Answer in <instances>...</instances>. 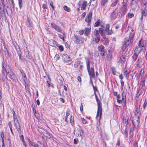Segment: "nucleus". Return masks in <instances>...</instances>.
Segmentation results:
<instances>
[{"label": "nucleus", "mask_w": 147, "mask_h": 147, "mask_svg": "<svg viewBox=\"0 0 147 147\" xmlns=\"http://www.w3.org/2000/svg\"><path fill=\"white\" fill-rule=\"evenodd\" d=\"M131 32H129V40L127 39L125 41L123 47V48L124 49H125L128 46L129 44L132 43L133 41V39L134 37V32L132 29H131Z\"/></svg>", "instance_id": "nucleus-1"}, {"label": "nucleus", "mask_w": 147, "mask_h": 147, "mask_svg": "<svg viewBox=\"0 0 147 147\" xmlns=\"http://www.w3.org/2000/svg\"><path fill=\"white\" fill-rule=\"evenodd\" d=\"M86 62L87 69L90 77L92 78H94L95 75L94 69L92 67L90 69V63L89 61V59L88 58L86 59Z\"/></svg>", "instance_id": "nucleus-2"}, {"label": "nucleus", "mask_w": 147, "mask_h": 147, "mask_svg": "<svg viewBox=\"0 0 147 147\" xmlns=\"http://www.w3.org/2000/svg\"><path fill=\"white\" fill-rule=\"evenodd\" d=\"M122 98L119 94H118L117 96V102L119 104L122 103V102L125 103L126 101V96L125 93L123 91L122 92Z\"/></svg>", "instance_id": "nucleus-3"}, {"label": "nucleus", "mask_w": 147, "mask_h": 147, "mask_svg": "<svg viewBox=\"0 0 147 147\" xmlns=\"http://www.w3.org/2000/svg\"><path fill=\"white\" fill-rule=\"evenodd\" d=\"M6 71L7 75L11 79L13 80H15L16 77L15 74L11 70L9 66L6 68Z\"/></svg>", "instance_id": "nucleus-4"}, {"label": "nucleus", "mask_w": 147, "mask_h": 147, "mask_svg": "<svg viewBox=\"0 0 147 147\" xmlns=\"http://www.w3.org/2000/svg\"><path fill=\"white\" fill-rule=\"evenodd\" d=\"M144 48V45L142 43L141 40H140L139 42V44L137 47L135 48L134 53H135V51L136 50L139 52V54L140 53L141 51L143 50Z\"/></svg>", "instance_id": "nucleus-5"}, {"label": "nucleus", "mask_w": 147, "mask_h": 147, "mask_svg": "<svg viewBox=\"0 0 147 147\" xmlns=\"http://www.w3.org/2000/svg\"><path fill=\"white\" fill-rule=\"evenodd\" d=\"M51 27L54 28L56 31L59 32H61L62 31V29L61 27L58 26L56 24L53 23H51Z\"/></svg>", "instance_id": "nucleus-6"}, {"label": "nucleus", "mask_w": 147, "mask_h": 147, "mask_svg": "<svg viewBox=\"0 0 147 147\" xmlns=\"http://www.w3.org/2000/svg\"><path fill=\"white\" fill-rule=\"evenodd\" d=\"M74 134L76 136L80 137L83 135V132L82 129L79 127L75 130Z\"/></svg>", "instance_id": "nucleus-7"}, {"label": "nucleus", "mask_w": 147, "mask_h": 147, "mask_svg": "<svg viewBox=\"0 0 147 147\" xmlns=\"http://www.w3.org/2000/svg\"><path fill=\"white\" fill-rule=\"evenodd\" d=\"M104 29L103 28H100L99 29V31L98 30H95L94 32V35L96 37H99V32L101 36L103 35V32Z\"/></svg>", "instance_id": "nucleus-8"}, {"label": "nucleus", "mask_w": 147, "mask_h": 147, "mask_svg": "<svg viewBox=\"0 0 147 147\" xmlns=\"http://www.w3.org/2000/svg\"><path fill=\"white\" fill-rule=\"evenodd\" d=\"M144 5L145 6L142 9L141 13L142 16H146L147 13V3H144Z\"/></svg>", "instance_id": "nucleus-9"}, {"label": "nucleus", "mask_w": 147, "mask_h": 147, "mask_svg": "<svg viewBox=\"0 0 147 147\" xmlns=\"http://www.w3.org/2000/svg\"><path fill=\"white\" fill-rule=\"evenodd\" d=\"M74 40L75 42L78 44H82L83 43V41L78 36L74 35Z\"/></svg>", "instance_id": "nucleus-10"}, {"label": "nucleus", "mask_w": 147, "mask_h": 147, "mask_svg": "<svg viewBox=\"0 0 147 147\" xmlns=\"http://www.w3.org/2000/svg\"><path fill=\"white\" fill-rule=\"evenodd\" d=\"M62 59L64 62L66 63L68 62L71 60L70 57L66 54H63L62 55Z\"/></svg>", "instance_id": "nucleus-11"}, {"label": "nucleus", "mask_w": 147, "mask_h": 147, "mask_svg": "<svg viewBox=\"0 0 147 147\" xmlns=\"http://www.w3.org/2000/svg\"><path fill=\"white\" fill-rule=\"evenodd\" d=\"M144 63L142 58H139L136 62V65L138 67H140L144 64Z\"/></svg>", "instance_id": "nucleus-12"}, {"label": "nucleus", "mask_w": 147, "mask_h": 147, "mask_svg": "<svg viewBox=\"0 0 147 147\" xmlns=\"http://www.w3.org/2000/svg\"><path fill=\"white\" fill-rule=\"evenodd\" d=\"M14 123L18 131H19L20 130V124L18 121V119L13 120Z\"/></svg>", "instance_id": "nucleus-13"}, {"label": "nucleus", "mask_w": 147, "mask_h": 147, "mask_svg": "<svg viewBox=\"0 0 147 147\" xmlns=\"http://www.w3.org/2000/svg\"><path fill=\"white\" fill-rule=\"evenodd\" d=\"M105 31L108 35L111 34L113 33V31L112 29H110L109 25L108 24H106V26Z\"/></svg>", "instance_id": "nucleus-14"}, {"label": "nucleus", "mask_w": 147, "mask_h": 147, "mask_svg": "<svg viewBox=\"0 0 147 147\" xmlns=\"http://www.w3.org/2000/svg\"><path fill=\"white\" fill-rule=\"evenodd\" d=\"M139 117L134 118L133 121V124L135 126H138L139 124Z\"/></svg>", "instance_id": "nucleus-15"}, {"label": "nucleus", "mask_w": 147, "mask_h": 147, "mask_svg": "<svg viewBox=\"0 0 147 147\" xmlns=\"http://www.w3.org/2000/svg\"><path fill=\"white\" fill-rule=\"evenodd\" d=\"M92 13L91 12H89L86 16L85 19V21L86 22L89 23L91 21L92 18Z\"/></svg>", "instance_id": "nucleus-16"}, {"label": "nucleus", "mask_w": 147, "mask_h": 147, "mask_svg": "<svg viewBox=\"0 0 147 147\" xmlns=\"http://www.w3.org/2000/svg\"><path fill=\"white\" fill-rule=\"evenodd\" d=\"M128 119L129 117L127 115H125L124 116L123 123L125 126H126L128 124Z\"/></svg>", "instance_id": "nucleus-17"}, {"label": "nucleus", "mask_w": 147, "mask_h": 147, "mask_svg": "<svg viewBox=\"0 0 147 147\" xmlns=\"http://www.w3.org/2000/svg\"><path fill=\"white\" fill-rule=\"evenodd\" d=\"M102 115V108L100 107H98L97 112L96 116V118H97L99 115V119H100L101 118Z\"/></svg>", "instance_id": "nucleus-18"}, {"label": "nucleus", "mask_w": 147, "mask_h": 147, "mask_svg": "<svg viewBox=\"0 0 147 147\" xmlns=\"http://www.w3.org/2000/svg\"><path fill=\"white\" fill-rule=\"evenodd\" d=\"M119 58V63H123L125 60V57L122 54L121 55H120Z\"/></svg>", "instance_id": "nucleus-19"}, {"label": "nucleus", "mask_w": 147, "mask_h": 147, "mask_svg": "<svg viewBox=\"0 0 147 147\" xmlns=\"http://www.w3.org/2000/svg\"><path fill=\"white\" fill-rule=\"evenodd\" d=\"M49 44L50 45L53 47L57 46L56 42L53 40H50Z\"/></svg>", "instance_id": "nucleus-20"}, {"label": "nucleus", "mask_w": 147, "mask_h": 147, "mask_svg": "<svg viewBox=\"0 0 147 147\" xmlns=\"http://www.w3.org/2000/svg\"><path fill=\"white\" fill-rule=\"evenodd\" d=\"M87 5V3L86 1H83L81 7V9L82 10H84L86 9V7Z\"/></svg>", "instance_id": "nucleus-21"}, {"label": "nucleus", "mask_w": 147, "mask_h": 147, "mask_svg": "<svg viewBox=\"0 0 147 147\" xmlns=\"http://www.w3.org/2000/svg\"><path fill=\"white\" fill-rule=\"evenodd\" d=\"M135 53H134V54L132 56V58L133 60L135 61L137 58V56L139 54V52L138 51H137L136 50L135 51Z\"/></svg>", "instance_id": "nucleus-22"}, {"label": "nucleus", "mask_w": 147, "mask_h": 147, "mask_svg": "<svg viewBox=\"0 0 147 147\" xmlns=\"http://www.w3.org/2000/svg\"><path fill=\"white\" fill-rule=\"evenodd\" d=\"M90 32V29L88 28H86L84 30V35L87 36L88 35V33Z\"/></svg>", "instance_id": "nucleus-23"}, {"label": "nucleus", "mask_w": 147, "mask_h": 147, "mask_svg": "<svg viewBox=\"0 0 147 147\" xmlns=\"http://www.w3.org/2000/svg\"><path fill=\"white\" fill-rule=\"evenodd\" d=\"M96 100L98 104V107H99L100 108V107H101V104L100 101L99 100L98 97H97L96 95H95Z\"/></svg>", "instance_id": "nucleus-24"}, {"label": "nucleus", "mask_w": 147, "mask_h": 147, "mask_svg": "<svg viewBox=\"0 0 147 147\" xmlns=\"http://www.w3.org/2000/svg\"><path fill=\"white\" fill-rule=\"evenodd\" d=\"M116 16V14L114 11L111 14L110 18L111 19L115 18Z\"/></svg>", "instance_id": "nucleus-25"}, {"label": "nucleus", "mask_w": 147, "mask_h": 147, "mask_svg": "<svg viewBox=\"0 0 147 147\" xmlns=\"http://www.w3.org/2000/svg\"><path fill=\"white\" fill-rule=\"evenodd\" d=\"M104 47L102 45L99 46L98 47V51L100 52L104 50Z\"/></svg>", "instance_id": "nucleus-26"}, {"label": "nucleus", "mask_w": 147, "mask_h": 147, "mask_svg": "<svg viewBox=\"0 0 147 147\" xmlns=\"http://www.w3.org/2000/svg\"><path fill=\"white\" fill-rule=\"evenodd\" d=\"M99 37H96L95 38L93 39V41H95L96 43H98L99 41Z\"/></svg>", "instance_id": "nucleus-27"}, {"label": "nucleus", "mask_w": 147, "mask_h": 147, "mask_svg": "<svg viewBox=\"0 0 147 147\" xmlns=\"http://www.w3.org/2000/svg\"><path fill=\"white\" fill-rule=\"evenodd\" d=\"M64 9L66 11L69 12L70 11V9L69 7H68L67 6L65 5L63 6Z\"/></svg>", "instance_id": "nucleus-28"}, {"label": "nucleus", "mask_w": 147, "mask_h": 147, "mask_svg": "<svg viewBox=\"0 0 147 147\" xmlns=\"http://www.w3.org/2000/svg\"><path fill=\"white\" fill-rule=\"evenodd\" d=\"M108 1V0H102L101 2V5L103 6L105 4L107 3Z\"/></svg>", "instance_id": "nucleus-29"}, {"label": "nucleus", "mask_w": 147, "mask_h": 147, "mask_svg": "<svg viewBox=\"0 0 147 147\" xmlns=\"http://www.w3.org/2000/svg\"><path fill=\"white\" fill-rule=\"evenodd\" d=\"M122 10L123 12L126 11L127 10V7L125 4H123L122 7Z\"/></svg>", "instance_id": "nucleus-30"}, {"label": "nucleus", "mask_w": 147, "mask_h": 147, "mask_svg": "<svg viewBox=\"0 0 147 147\" xmlns=\"http://www.w3.org/2000/svg\"><path fill=\"white\" fill-rule=\"evenodd\" d=\"M27 140H28V142H29L30 144H31V145L32 146L34 147H36V145H35V144H34V143L33 142H32L31 141H30V140L28 138H27Z\"/></svg>", "instance_id": "nucleus-31"}, {"label": "nucleus", "mask_w": 147, "mask_h": 147, "mask_svg": "<svg viewBox=\"0 0 147 147\" xmlns=\"http://www.w3.org/2000/svg\"><path fill=\"white\" fill-rule=\"evenodd\" d=\"M74 118L73 117L71 116L70 119V122L71 124L73 125L74 124Z\"/></svg>", "instance_id": "nucleus-32"}, {"label": "nucleus", "mask_w": 147, "mask_h": 147, "mask_svg": "<svg viewBox=\"0 0 147 147\" xmlns=\"http://www.w3.org/2000/svg\"><path fill=\"white\" fill-rule=\"evenodd\" d=\"M107 57L109 60H110L112 58V56L110 53L108 54L107 56Z\"/></svg>", "instance_id": "nucleus-33"}, {"label": "nucleus", "mask_w": 147, "mask_h": 147, "mask_svg": "<svg viewBox=\"0 0 147 147\" xmlns=\"http://www.w3.org/2000/svg\"><path fill=\"white\" fill-rule=\"evenodd\" d=\"M105 51L104 50L103 51H102L100 52V54L102 57H103V58H104L105 57Z\"/></svg>", "instance_id": "nucleus-34"}, {"label": "nucleus", "mask_w": 147, "mask_h": 147, "mask_svg": "<svg viewBox=\"0 0 147 147\" xmlns=\"http://www.w3.org/2000/svg\"><path fill=\"white\" fill-rule=\"evenodd\" d=\"M18 47V49H19V50L18 51H17L18 53V55L19 57V58L20 59L21 58V51H20V48H19V47Z\"/></svg>", "instance_id": "nucleus-35"}, {"label": "nucleus", "mask_w": 147, "mask_h": 147, "mask_svg": "<svg viewBox=\"0 0 147 147\" xmlns=\"http://www.w3.org/2000/svg\"><path fill=\"white\" fill-rule=\"evenodd\" d=\"M80 64V63L78 61H76L74 64V67L76 68L77 67L79 66Z\"/></svg>", "instance_id": "nucleus-36"}, {"label": "nucleus", "mask_w": 147, "mask_h": 147, "mask_svg": "<svg viewBox=\"0 0 147 147\" xmlns=\"http://www.w3.org/2000/svg\"><path fill=\"white\" fill-rule=\"evenodd\" d=\"M111 71L113 73V74L114 75H115L116 73V71H115V68L114 67H111Z\"/></svg>", "instance_id": "nucleus-37"}, {"label": "nucleus", "mask_w": 147, "mask_h": 147, "mask_svg": "<svg viewBox=\"0 0 147 147\" xmlns=\"http://www.w3.org/2000/svg\"><path fill=\"white\" fill-rule=\"evenodd\" d=\"M18 1L19 7L20 9H21L22 5V0H18Z\"/></svg>", "instance_id": "nucleus-38"}, {"label": "nucleus", "mask_w": 147, "mask_h": 147, "mask_svg": "<svg viewBox=\"0 0 147 147\" xmlns=\"http://www.w3.org/2000/svg\"><path fill=\"white\" fill-rule=\"evenodd\" d=\"M20 72L21 73L22 75V76L24 77H26V75L25 73H24V71L22 69H20Z\"/></svg>", "instance_id": "nucleus-39"}, {"label": "nucleus", "mask_w": 147, "mask_h": 147, "mask_svg": "<svg viewBox=\"0 0 147 147\" xmlns=\"http://www.w3.org/2000/svg\"><path fill=\"white\" fill-rule=\"evenodd\" d=\"M100 22L99 21H96L94 24V26L96 27L100 25Z\"/></svg>", "instance_id": "nucleus-40"}, {"label": "nucleus", "mask_w": 147, "mask_h": 147, "mask_svg": "<svg viewBox=\"0 0 147 147\" xmlns=\"http://www.w3.org/2000/svg\"><path fill=\"white\" fill-rule=\"evenodd\" d=\"M121 89L122 90L124 85V83L123 81V80H121Z\"/></svg>", "instance_id": "nucleus-41"}, {"label": "nucleus", "mask_w": 147, "mask_h": 147, "mask_svg": "<svg viewBox=\"0 0 147 147\" xmlns=\"http://www.w3.org/2000/svg\"><path fill=\"white\" fill-rule=\"evenodd\" d=\"M140 89H138L136 95V97H139L141 94V92H140Z\"/></svg>", "instance_id": "nucleus-42"}, {"label": "nucleus", "mask_w": 147, "mask_h": 147, "mask_svg": "<svg viewBox=\"0 0 147 147\" xmlns=\"http://www.w3.org/2000/svg\"><path fill=\"white\" fill-rule=\"evenodd\" d=\"M124 134L125 135V136L126 137H127L128 135V133L127 132V129H125V130Z\"/></svg>", "instance_id": "nucleus-43"}, {"label": "nucleus", "mask_w": 147, "mask_h": 147, "mask_svg": "<svg viewBox=\"0 0 147 147\" xmlns=\"http://www.w3.org/2000/svg\"><path fill=\"white\" fill-rule=\"evenodd\" d=\"M50 5L52 8V9L54 10V7L53 6V2L52 1H51L50 2Z\"/></svg>", "instance_id": "nucleus-44"}, {"label": "nucleus", "mask_w": 147, "mask_h": 147, "mask_svg": "<svg viewBox=\"0 0 147 147\" xmlns=\"http://www.w3.org/2000/svg\"><path fill=\"white\" fill-rule=\"evenodd\" d=\"M27 20L29 26L31 27L32 26V23L30 21V19L28 17H27Z\"/></svg>", "instance_id": "nucleus-45"}, {"label": "nucleus", "mask_w": 147, "mask_h": 147, "mask_svg": "<svg viewBox=\"0 0 147 147\" xmlns=\"http://www.w3.org/2000/svg\"><path fill=\"white\" fill-rule=\"evenodd\" d=\"M117 3V0H115L114 3H113L111 5V6L114 7L116 5Z\"/></svg>", "instance_id": "nucleus-46"}, {"label": "nucleus", "mask_w": 147, "mask_h": 147, "mask_svg": "<svg viewBox=\"0 0 147 147\" xmlns=\"http://www.w3.org/2000/svg\"><path fill=\"white\" fill-rule=\"evenodd\" d=\"M58 35L60 38L62 39L63 41L64 40V37L63 36L59 34H58Z\"/></svg>", "instance_id": "nucleus-47"}, {"label": "nucleus", "mask_w": 147, "mask_h": 147, "mask_svg": "<svg viewBox=\"0 0 147 147\" xmlns=\"http://www.w3.org/2000/svg\"><path fill=\"white\" fill-rule=\"evenodd\" d=\"M81 120L83 123L85 124L87 123V121L83 118H81Z\"/></svg>", "instance_id": "nucleus-48"}, {"label": "nucleus", "mask_w": 147, "mask_h": 147, "mask_svg": "<svg viewBox=\"0 0 147 147\" xmlns=\"http://www.w3.org/2000/svg\"><path fill=\"white\" fill-rule=\"evenodd\" d=\"M147 104V101H146V100H145L144 101V104L143 105V108H144V109L145 107L146 106Z\"/></svg>", "instance_id": "nucleus-49"}, {"label": "nucleus", "mask_w": 147, "mask_h": 147, "mask_svg": "<svg viewBox=\"0 0 147 147\" xmlns=\"http://www.w3.org/2000/svg\"><path fill=\"white\" fill-rule=\"evenodd\" d=\"M134 14L133 13H129L128 14V16L129 18H131L134 16Z\"/></svg>", "instance_id": "nucleus-50"}, {"label": "nucleus", "mask_w": 147, "mask_h": 147, "mask_svg": "<svg viewBox=\"0 0 147 147\" xmlns=\"http://www.w3.org/2000/svg\"><path fill=\"white\" fill-rule=\"evenodd\" d=\"M78 139H74V144H78Z\"/></svg>", "instance_id": "nucleus-51"}, {"label": "nucleus", "mask_w": 147, "mask_h": 147, "mask_svg": "<svg viewBox=\"0 0 147 147\" xmlns=\"http://www.w3.org/2000/svg\"><path fill=\"white\" fill-rule=\"evenodd\" d=\"M59 49L61 51H62L63 50V48L62 45H60L59 47Z\"/></svg>", "instance_id": "nucleus-52"}, {"label": "nucleus", "mask_w": 147, "mask_h": 147, "mask_svg": "<svg viewBox=\"0 0 147 147\" xmlns=\"http://www.w3.org/2000/svg\"><path fill=\"white\" fill-rule=\"evenodd\" d=\"M144 70L143 69H141L140 71V75L141 76H142L144 74Z\"/></svg>", "instance_id": "nucleus-53"}, {"label": "nucleus", "mask_w": 147, "mask_h": 147, "mask_svg": "<svg viewBox=\"0 0 147 147\" xmlns=\"http://www.w3.org/2000/svg\"><path fill=\"white\" fill-rule=\"evenodd\" d=\"M22 143H23V144L25 147H26L27 146V144L26 143L25 141H24V140H23L22 141Z\"/></svg>", "instance_id": "nucleus-54"}, {"label": "nucleus", "mask_w": 147, "mask_h": 147, "mask_svg": "<svg viewBox=\"0 0 147 147\" xmlns=\"http://www.w3.org/2000/svg\"><path fill=\"white\" fill-rule=\"evenodd\" d=\"M123 75L126 77L127 76V71L125 70L123 72Z\"/></svg>", "instance_id": "nucleus-55"}, {"label": "nucleus", "mask_w": 147, "mask_h": 147, "mask_svg": "<svg viewBox=\"0 0 147 147\" xmlns=\"http://www.w3.org/2000/svg\"><path fill=\"white\" fill-rule=\"evenodd\" d=\"M84 31L82 30H80L79 31V33L80 34L82 35L84 33Z\"/></svg>", "instance_id": "nucleus-56"}, {"label": "nucleus", "mask_w": 147, "mask_h": 147, "mask_svg": "<svg viewBox=\"0 0 147 147\" xmlns=\"http://www.w3.org/2000/svg\"><path fill=\"white\" fill-rule=\"evenodd\" d=\"M134 147H138V143L137 142H135V143L133 144Z\"/></svg>", "instance_id": "nucleus-57"}, {"label": "nucleus", "mask_w": 147, "mask_h": 147, "mask_svg": "<svg viewBox=\"0 0 147 147\" xmlns=\"http://www.w3.org/2000/svg\"><path fill=\"white\" fill-rule=\"evenodd\" d=\"M9 126V127L10 129L12 128V125L10 122H9L8 123Z\"/></svg>", "instance_id": "nucleus-58"}, {"label": "nucleus", "mask_w": 147, "mask_h": 147, "mask_svg": "<svg viewBox=\"0 0 147 147\" xmlns=\"http://www.w3.org/2000/svg\"><path fill=\"white\" fill-rule=\"evenodd\" d=\"M70 111L69 110H67L66 111V116H68L70 114Z\"/></svg>", "instance_id": "nucleus-59"}, {"label": "nucleus", "mask_w": 147, "mask_h": 147, "mask_svg": "<svg viewBox=\"0 0 147 147\" xmlns=\"http://www.w3.org/2000/svg\"><path fill=\"white\" fill-rule=\"evenodd\" d=\"M55 58L56 59V60L59 59V55H56Z\"/></svg>", "instance_id": "nucleus-60"}, {"label": "nucleus", "mask_w": 147, "mask_h": 147, "mask_svg": "<svg viewBox=\"0 0 147 147\" xmlns=\"http://www.w3.org/2000/svg\"><path fill=\"white\" fill-rule=\"evenodd\" d=\"M4 134L3 132H2L1 134V138L2 139H3L4 137Z\"/></svg>", "instance_id": "nucleus-61"}, {"label": "nucleus", "mask_w": 147, "mask_h": 147, "mask_svg": "<svg viewBox=\"0 0 147 147\" xmlns=\"http://www.w3.org/2000/svg\"><path fill=\"white\" fill-rule=\"evenodd\" d=\"M20 138L21 140H22V141L23 140H24V136L23 135H21L20 136Z\"/></svg>", "instance_id": "nucleus-62"}, {"label": "nucleus", "mask_w": 147, "mask_h": 147, "mask_svg": "<svg viewBox=\"0 0 147 147\" xmlns=\"http://www.w3.org/2000/svg\"><path fill=\"white\" fill-rule=\"evenodd\" d=\"M119 77L121 80H122L123 78V76L121 74L119 75Z\"/></svg>", "instance_id": "nucleus-63"}, {"label": "nucleus", "mask_w": 147, "mask_h": 147, "mask_svg": "<svg viewBox=\"0 0 147 147\" xmlns=\"http://www.w3.org/2000/svg\"><path fill=\"white\" fill-rule=\"evenodd\" d=\"M13 120H14V119H17V116L16 115H13Z\"/></svg>", "instance_id": "nucleus-64"}]
</instances>
